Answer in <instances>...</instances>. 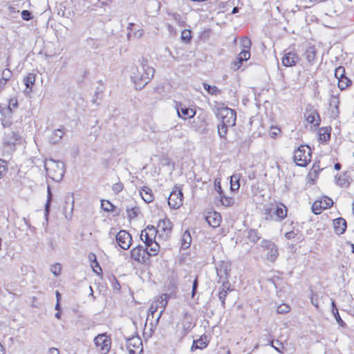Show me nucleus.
Wrapping results in <instances>:
<instances>
[{
	"mask_svg": "<svg viewBox=\"0 0 354 354\" xmlns=\"http://www.w3.org/2000/svg\"><path fill=\"white\" fill-rule=\"evenodd\" d=\"M155 69L149 65L147 58L142 57L137 64L133 66L130 71V77L136 89H142L153 78Z\"/></svg>",
	"mask_w": 354,
	"mask_h": 354,
	"instance_id": "nucleus-1",
	"label": "nucleus"
},
{
	"mask_svg": "<svg viewBox=\"0 0 354 354\" xmlns=\"http://www.w3.org/2000/svg\"><path fill=\"white\" fill-rule=\"evenodd\" d=\"M44 168L48 176L56 182H59L62 179L65 172L64 162L53 159L44 160Z\"/></svg>",
	"mask_w": 354,
	"mask_h": 354,
	"instance_id": "nucleus-2",
	"label": "nucleus"
},
{
	"mask_svg": "<svg viewBox=\"0 0 354 354\" xmlns=\"http://www.w3.org/2000/svg\"><path fill=\"white\" fill-rule=\"evenodd\" d=\"M215 269L218 277V283H221L224 287H228L231 263L227 261H219L215 263Z\"/></svg>",
	"mask_w": 354,
	"mask_h": 354,
	"instance_id": "nucleus-3",
	"label": "nucleus"
},
{
	"mask_svg": "<svg viewBox=\"0 0 354 354\" xmlns=\"http://www.w3.org/2000/svg\"><path fill=\"white\" fill-rule=\"evenodd\" d=\"M293 158L298 166H306L311 159L310 149L308 146H300L295 151Z\"/></svg>",
	"mask_w": 354,
	"mask_h": 354,
	"instance_id": "nucleus-4",
	"label": "nucleus"
},
{
	"mask_svg": "<svg viewBox=\"0 0 354 354\" xmlns=\"http://www.w3.org/2000/svg\"><path fill=\"white\" fill-rule=\"evenodd\" d=\"M217 115L221 118L223 125L233 127L236 124V113L232 109L220 108L218 109Z\"/></svg>",
	"mask_w": 354,
	"mask_h": 354,
	"instance_id": "nucleus-5",
	"label": "nucleus"
},
{
	"mask_svg": "<svg viewBox=\"0 0 354 354\" xmlns=\"http://www.w3.org/2000/svg\"><path fill=\"white\" fill-rule=\"evenodd\" d=\"M261 247L266 251V259L270 262H274L278 256V248L277 245L270 240H263Z\"/></svg>",
	"mask_w": 354,
	"mask_h": 354,
	"instance_id": "nucleus-6",
	"label": "nucleus"
},
{
	"mask_svg": "<svg viewBox=\"0 0 354 354\" xmlns=\"http://www.w3.org/2000/svg\"><path fill=\"white\" fill-rule=\"evenodd\" d=\"M167 295H162L160 297V299L156 301L155 303H153L149 310L148 313V317L151 315L153 317H154L155 314L158 311V308H159L160 305L162 308V309L158 313L157 317L156 319V322L158 323L159 322L160 318L161 317V315L165 310L166 306L167 304Z\"/></svg>",
	"mask_w": 354,
	"mask_h": 354,
	"instance_id": "nucleus-7",
	"label": "nucleus"
},
{
	"mask_svg": "<svg viewBox=\"0 0 354 354\" xmlns=\"http://www.w3.org/2000/svg\"><path fill=\"white\" fill-rule=\"evenodd\" d=\"M94 343L102 354H106L109 352L111 348V339L106 333L99 334L95 337Z\"/></svg>",
	"mask_w": 354,
	"mask_h": 354,
	"instance_id": "nucleus-8",
	"label": "nucleus"
},
{
	"mask_svg": "<svg viewBox=\"0 0 354 354\" xmlns=\"http://www.w3.org/2000/svg\"><path fill=\"white\" fill-rule=\"evenodd\" d=\"M183 194L178 187H175L168 197V204L173 209H178L183 205Z\"/></svg>",
	"mask_w": 354,
	"mask_h": 354,
	"instance_id": "nucleus-9",
	"label": "nucleus"
},
{
	"mask_svg": "<svg viewBox=\"0 0 354 354\" xmlns=\"http://www.w3.org/2000/svg\"><path fill=\"white\" fill-rule=\"evenodd\" d=\"M147 248L142 245H138L133 248L131 251V258L138 263H144L149 259Z\"/></svg>",
	"mask_w": 354,
	"mask_h": 354,
	"instance_id": "nucleus-10",
	"label": "nucleus"
},
{
	"mask_svg": "<svg viewBox=\"0 0 354 354\" xmlns=\"http://www.w3.org/2000/svg\"><path fill=\"white\" fill-rule=\"evenodd\" d=\"M116 241L123 250H128L132 244V237L126 230H120L116 234Z\"/></svg>",
	"mask_w": 354,
	"mask_h": 354,
	"instance_id": "nucleus-11",
	"label": "nucleus"
},
{
	"mask_svg": "<svg viewBox=\"0 0 354 354\" xmlns=\"http://www.w3.org/2000/svg\"><path fill=\"white\" fill-rule=\"evenodd\" d=\"M129 354H140L142 352V342L139 337H132L127 340Z\"/></svg>",
	"mask_w": 354,
	"mask_h": 354,
	"instance_id": "nucleus-12",
	"label": "nucleus"
},
{
	"mask_svg": "<svg viewBox=\"0 0 354 354\" xmlns=\"http://www.w3.org/2000/svg\"><path fill=\"white\" fill-rule=\"evenodd\" d=\"M173 225L170 220L167 218L161 219L158 223V232H162L160 236L167 239L169 237L171 232Z\"/></svg>",
	"mask_w": 354,
	"mask_h": 354,
	"instance_id": "nucleus-13",
	"label": "nucleus"
},
{
	"mask_svg": "<svg viewBox=\"0 0 354 354\" xmlns=\"http://www.w3.org/2000/svg\"><path fill=\"white\" fill-rule=\"evenodd\" d=\"M299 60V57L295 52L287 50L283 51L281 62L283 66L285 67H291L295 66Z\"/></svg>",
	"mask_w": 354,
	"mask_h": 354,
	"instance_id": "nucleus-14",
	"label": "nucleus"
},
{
	"mask_svg": "<svg viewBox=\"0 0 354 354\" xmlns=\"http://www.w3.org/2000/svg\"><path fill=\"white\" fill-rule=\"evenodd\" d=\"M157 233L158 231L154 226L148 225L141 232L140 239L145 244H149V242H151L153 239H156Z\"/></svg>",
	"mask_w": 354,
	"mask_h": 354,
	"instance_id": "nucleus-15",
	"label": "nucleus"
},
{
	"mask_svg": "<svg viewBox=\"0 0 354 354\" xmlns=\"http://www.w3.org/2000/svg\"><path fill=\"white\" fill-rule=\"evenodd\" d=\"M176 109L178 116L184 120L193 118L196 112L194 109L187 107L181 102L176 104Z\"/></svg>",
	"mask_w": 354,
	"mask_h": 354,
	"instance_id": "nucleus-16",
	"label": "nucleus"
},
{
	"mask_svg": "<svg viewBox=\"0 0 354 354\" xmlns=\"http://www.w3.org/2000/svg\"><path fill=\"white\" fill-rule=\"evenodd\" d=\"M306 121L313 124L315 127H318L319 124L320 119L319 115L315 110L307 111L305 113Z\"/></svg>",
	"mask_w": 354,
	"mask_h": 354,
	"instance_id": "nucleus-17",
	"label": "nucleus"
},
{
	"mask_svg": "<svg viewBox=\"0 0 354 354\" xmlns=\"http://www.w3.org/2000/svg\"><path fill=\"white\" fill-rule=\"evenodd\" d=\"M333 226L337 234H342L346 229V221L343 218H337L333 220Z\"/></svg>",
	"mask_w": 354,
	"mask_h": 354,
	"instance_id": "nucleus-18",
	"label": "nucleus"
},
{
	"mask_svg": "<svg viewBox=\"0 0 354 354\" xmlns=\"http://www.w3.org/2000/svg\"><path fill=\"white\" fill-rule=\"evenodd\" d=\"M272 207L274 216L277 217L279 221H281L287 216V208L283 204L272 205Z\"/></svg>",
	"mask_w": 354,
	"mask_h": 354,
	"instance_id": "nucleus-19",
	"label": "nucleus"
},
{
	"mask_svg": "<svg viewBox=\"0 0 354 354\" xmlns=\"http://www.w3.org/2000/svg\"><path fill=\"white\" fill-rule=\"evenodd\" d=\"M205 219L210 226L216 227L220 225L221 216L220 214L214 212L209 214Z\"/></svg>",
	"mask_w": 354,
	"mask_h": 354,
	"instance_id": "nucleus-20",
	"label": "nucleus"
},
{
	"mask_svg": "<svg viewBox=\"0 0 354 354\" xmlns=\"http://www.w3.org/2000/svg\"><path fill=\"white\" fill-rule=\"evenodd\" d=\"M140 194L144 201L147 203H149L153 201L154 197L152 190L149 187H142L140 190Z\"/></svg>",
	"mask_w": 354,
	"mask_h": 354,
	"instance_id": "nucleus-21",
	"label": "nucleus"
},
{
	"mask_svg": "<svg viewBox=\"0 0 354 354\" xmlns=\"http://www.w3.org/2000/svg\"><path fill=\"white\" fill-rule=\"evenodd\" d=\"M145 248H147V251H149L148 256H154L158 254L160 245L156 239H153L151 242H149V244H145Z\"/></svg>",
	"mask_w": 354,
	"mask_h": 354,
	"instance_id": "nucleus-22",
	"label": "nucleus"
},
{
	"mask_svg": "<svg viewBox=\"0 0 354 354\" xmlns=\"http://www.w3.org/2000/svg\"><path fill=\"white\" fill-rule=\"evenodd\" d=\"M64 133L62 129L55 130L49 137V142L52 144H56L62 138Z\"/></svg>",
	"mask_w": 354,
	"mask_h": 354,
	"instance_id": "nucleus-23",
	"label": "nucleus"
},
{
	"mask_svg": "<svg viewBox=\"0 0 354 354\" xmlns=\"http://www.w3.org/2000/svg\"><path fill=\"white\" fill-rule=\"evenodd\" d=\"M240 174H233L230 178V189L233 192L239 190L240 187Z\"/></svg>",
	"mask_w": 354,
	"mask_h": 354,
	"instance_id": "nucleus-24",
	"label": "nucleus"
},
{
	"mask_svg": "<svg viewBox=\"0 0 354 354\" xmlns=\"http://www.w3.org/2000/svg\"><path fill=\"white\" fill-rule=\"evenodd\" d=\"M331 306H332V313H333L334 317H335V320L337 321V324L341 327H343V328L346 327V325L345 322L341 319L339 312H338V309L336 307L335 303L334 301H332Z\"/></svg>",
	"mask_w": 354,
	"mask_h": 354,
	"instance_id": "nucleus-25",
	"label": "nucleus"
},
{
	"mask_svg": "<svg viewBox=\"0 0 354 354\" xmlns=\"http://www.w3.org/2000/svg\"><path fill=\"white\" fill-rule=\"evenodd\" d=\"M191 242H192L191 235H190L189 232L187 230H186L182 236L181 248L183 250L188 248L190 246Z\"/></svg>",
	"mask_w": 354,
	"mask_h": 354,
	"instance_id": "nucleus-26",
	"label": "nucleus"
},
{
	"mask_svg": "<svg viewBox=\"0 0 354 354\" xmlns=\"http://www.w3.org/2000/svg\"><path fill=\"white\" fill-rule=\"evenodd\" d=\"M230 283H228V287H224L222 286L218 292V299L221 302L223 307H225V301L227 295V292L230 290Z\"/></svg>",
	"mask_w": 354,
	"mask_h": 354,
	"instance_id": "nucleus-27",
	"label": "nucleus"
},
{
	"mask_svg": "<svg viewBox=\"0 0 354 354\" xmlns=\"http://www.w3.org/2000/svg\"><path fill=\"white\" fill-rule=\"evenodd\" d=\"M24 84L26 88L32 89V86L35 82V75L33 73H28L24 79Z\"/></svg>",
	"mask_w": 354,
	"mask_h": 354,
	"instance_id": "nucleus-28",
	"label": "nucleus"
},
{
	"mask_svg": "<svg viewBox=\"0 0 354 354\" xmlns=\"http://www.w3.org/2000/svg\"><path fill=\"white\" fill-rule=\"evenodd\" d=\"M261 236L259 234V232L257 230L250 229L248 232V239L250 241L253 243H256L259 239Z\"/></svg>",
	"mask_w": 354,
	"mask_h": 354,
	"instance_id": "nucleus-29",
	"label": "nucleus"
},
{
	"mask_svg": "<svg viewBox=\"0 0 354 354\" xmlns=\"http://www.w3.org/2000/svg\"><path fill=\"white\" fill-rule=\"evenodd\" d=\"M330 138V132L327 128H321L319 130V139L321 141L326 142Z\"/></svg>",
	"mask_w": 354,
	"mask_h": 354,
	"instance_id": "nucleus-30",
	"label": "nucleus"
},
{
	"mask_svg": "<svg viewBox=\"0 0 354 354\" xmlns=\"http://www.w3.org/2000/svg\"><path fill=\"white\" fill-rule=\"evenodd\" d=\"M203 88L207 93L212 95H217L221 94V91L215 86H210L207 83H203Z\"/></svg>",
	"mask_w": 354,
	"mask_h": 354,
	"instance_id": "nucleus-31",
	"label": "nucleus"
},
{
	"mask_svg": "<svg viewBox=\"0 0 354 354\" xmlns=\"http://www.w3.org/2000/svg\"><path fill=\"white\" fill-rule=\"evenodd\" d=\"M316 50L314 48H309L306 51V57L307 61L312 65L315 61Z\"/></svg>",
	"mask_w": 354,
	"mask_h": 354,
	"instance_id": "nucleus-32",
	"label": "nucleus"
},
{
	"mask_svg": "<svg viewBox=\"0 0 354 354\" xmlns=\"http://www.w3.org/2000/svg\"><path fill=\"white\" fill-rule=\"evenodd\" d=\"M272 205L264 207V218L266 221H272L274 216Z\"/></svg>",
	"mask_w": 354,
	"mask_h": 354,
	"instance_id": "nucleus-33",
	"label": "nucleus"
},
{
	"mask_svg": "<svg viewBox=\"0 0 354 354\" xmlns=\"http://www.w3.org/2000/svg\"><path fill=\"white\" fill-rule=\"evenodd\" d=\"M221 202L225 207H230L234 203V198L231 196H226L223 194L220 196Z\"/></svg>",
	"mask_w": 354,
	"mask_h": 354,
	"instance_id": "nucleus-34",
	"label": "nucleus"
},
{
	"mask_svg": "<svg viewBox=\"0 0 354 354\" xmlns=\"http://www.w3.org/2000/svg\"><path fill=\"white\" fill-rule=\"evenodd\" d=\"M47 192H48L47 201H46V203L45 205V216L46 218L48 217L49 212H50V203H51V201L53 198V195L50 192V189L49 186L48 187Z\"/></svg>",
	"mask_w": 354,
	"mask_h": 354,
	"instance_id": "nucleus-35",
	"label": "nucleus"
},
{
	"mask_svg": "<svg viewBox=\"0 0 354 354\" xmlns=\"http://www.w3.org/2000/svg\"><path fill=\"white\" fill-rule=\"evenodd\" d=\"M322 205V208H324V209L330 208L333 205V201L331 198L327 196H324L320 200H318Z\"/></svg>",
	"mask_w": 354,
	"mask_h": 354,
	"instance_id": "nucleus-36",
	"label": "nucleus"
},
{
	"mask_svg": "<svg viewBox=\"0 0 354 354\" xmlns=\"http://www.w3.org/2000/svg\"><path fill=\"white\" fill-rule=\"evenodd\" d=\"M351 84V81L346 76L338 80V87L341 90L346 88Z\"/></svg>",
	"mask_w": 354,
	"mask_h": 354,
	"instance_id": "nucleus-37",
	"label": "nucleus"
},
{
	"mask_svg": "<svg viewBox=\"0 0 354 354\" xmlns=\"http://www.w3.org/2000/svg\"><path fill=\"white\" fill-rule=\"evenodd\" d=\"M207 346V344L203 342L202 339H199L197 340H194L193 342V344L191 347V351H194L196 349H203Z\"/></svg>",
	"mask_w": 354,
	"mask_h": 354,
	"instance_id": "nucleus-38",
	"label": "nucleus"
},
{
	"mask_svg": "<svg viewBox=\"0 0 354 354\" xmlns=\"http://www.w3.org/2000/svg\"><path fill=\"white\" fill-rule=\"evenodd\" d=\"M101 207L104 211L110 212L113 211L115 206L109 201L102 200L101 201Z\"/></svg>",
	"mask_w": 354,
	"mask_h": 354,
	"instance_id": "nucleus-39",
	"label": "nucleus"
},
{
	"mask_svg": "<svg viewBox=\"0 0 354 354\" xmlns=\"http://www.w3.org/2000/svg\"><path fill=\"white\" fill-rule=\"evenodd\" d=\"M89 260L91 261V266L93 268V270L95 272L97 273V270L95 269V268H98L99 270L101 271V268L98 263V262L96 260V256L93 253H91L88 255Z\"/></svg>",
	"mask_w": 354,
	"mask_h": 354,
	"instance_id": "nucleus-40",
	"label": "nucleus"
},
{
	"mask_svg": "<svg viewBox=\"0 0 354 354\" xmlns=\"http://www.w3.org/2000/svg\"><path fill=\"white\" fill-rule=\"evenodd\" d=\"M127 216L130 219L134 218L138 216L139 213V207H133L131 208H127Z\"/></svg>",
	"mask_w": 354,
	"mask_h": 354,
	"instance_id": "nucleus-41",
	"label": "nucleus"
},
{
	"mask_svg": "<svg viewBox=\"0 0 354 354\" xmlns=\"http://www.w3.org/2000/svg\"><path fill=\"white\" fill-rule=\"evenodd\" d=\"M230 127V126L223 125V124L221 122V124H218V133L221 138L225 137L227 132V129Z\"/></svg>",
	"mask_w": 354,
	"mask_h": 354,
	"instance_id": "nucleus-42",
	"label": "nucleus"
},
{
	"mask_svg": "<svg viewBox=\"0 0 354 354\" xmlns=\"http://www.w3.org/2000/svg\"><path fill=\"white\" fill-rule=\"evenodd\" d=\"M323 209H324V208H322V205L318 200L314 202L312 206V210L315 214H319Z\"/></svg>",
	"mask_w": 354,
	"mask_h": 354,
	"instance_id": "nucleus-43",
	"label": "nucleus"
},
{
	"mask_svg": "<svg viewBox=\"0 0 354 354\" xmlns=\"http://www.w3.org/2000/svg\"><path fill=\"white\" fill-rule=\"evenodd\" d=\"M191 38H192V35H191V31L189 30L185 29L182 31L181 39L184 42H185V43L189 42L191 40Z\"/></svg>",
	"mask_w": 354,
	"mask_h": 354,
	"instance_id": "nucleus-44",
	"label": "nucleus"
},
{
	"mask_svg": "<svg viewBox=\"0 0 354 354\" xmlns=\"http://www.w3.org/2000/svg\"><path fill=\"white\" fill-rule=\"evenodd\" d=\"M241 45L243 47V49L250 50L252 43L248 37H245L241 39Z\"/></svg>",
	"mask_w": 354,
	"mask_h": 354,
	"instance_id": "nucleus-45",
	"label": "nucleus"
},
{
	"mask_svg": "<svg viewBox=\"0 0 354 354\" xmlns=\"http://www.w3.org/2000/svg\"><path fill=\"white\" fill-rule=\"evenodd\" d=\"M250 50L243 49L239 54L238 59L241 60L243 62V61L248 60L250 58Z\"/></svg>",
	"mask_w": 354,
	"mask_h": 354,
	"instance_id": "nucleus-46",
	"label": "nucleus"
},
{
	"mask_svg": "<svg viewBox=\"0 0 354 354\" xmlns=\"http://www.w3.org/2000/svg\"><path fill=\"white\" fill-rule=\"evenodd\" d=\"M17 107H18L17 99L15 97H12L11 99H10L8 106L7 108V111L11 113L12 109H16Z\"/></svg>",
	"mask_w": 354,
	"mask_h": 354,
	"instance_id": "nucleus-47",
	"label": "nucleus"
},
{
	"mask_svg": "<svg viewBox=\"0 0 354 354\" xmlns=\"http://www.w3.org/2000/svg\"><path fill=\"white\" fill-rule=\"evenodd\" d=\"M335 76L337 79L342 78L345 77V68L343 66H338L335 71Z\"/></svg>",
	"mask_w": 354,
	"mask_h": 354,
	"instance_id": "nucleus-48",
	"label": "nucleus"
},
{
	"mask_svg": "<svg viewBox=\"0 0 354 354\" xmlns=\"http://www.w3.org/2000/svg\"><path fill=\"white\" fill-rule=\"evenodd\" d=\"M290 309L289 306L286 304H281L277 307V311L278 313L284 314L288 313Z\"/></svg>",
	"mask_w": 354,
	"mask_h": 354,
	"instance_id": "nucleus-49",
	"label": "nucleus"
},
{
	"mask_svg": "<svg viewBox=\"0 0 354 354\" xmlns=\"http://www.w3.org/2000/svg\"><path fill=\"white\" fill-rule=\"evenodd\" d=\"M172 17H173L174 20L177 24H178L179 25H180L182 26H185V21L184 20V19L182 17V16L180 14L173 13Z\"/></svg>",
	"mask_w": 354,
	"mask_h": 354,
	"instance_id": "nucleus-50",
	"label": "nucleus"
},
{
	"mask_svg": "<svg viewBox=\"0 0 354 354\" xmlns=\"http://www.w3.org/2000/svg\"><path fill=\"white\" fill-rule=\"evenodd\" d=\"M62 270V266L59 263H55L50 268V271L55 276H58L60 274Z\"/></svg>",
	"mask_w": 354,
	"mask_h": 354,
	"instance_id": "nucleus-51",
	"label": "nucleus"
},
{
	"mask_svg": "<svg viewBox=\"0 0 354 354\" xmlns=\"http://www.w3.org/2000/svg\"><path fill=\"white\" fill-rule=\"evenodd\" d=\"M12 76V71L9 69V68H5L3 71H2V75H1V78L6 80V81H8Z\"/></svg>",
	"mask_w": 354,
	"mask_h": 354,
	"instance_id": "nucleus-52",
	"label": "nucleus"
},
{
	"mask_svg": "<svg viewBox=\"0 0 354 354\" xmlns=\"http://www.w3.org/2000/svg\"><path fill=\"white\" fill-rule=\"evenodd\" d=\"M214 187L215 190L219 194V195L223 194V192L221 185L220 179L216 178L214 180Z\"/></svg>",
	"mask_w": 354,
	"mask_h": 354,
	"instance_id": "nucleus-53",
	"label": "nucleus"
},
{
	"mask_svg": "<svg viewBox=\"0 0 354 354\" xmlns=\"http://www.w3.org/2000/svg\"><path fill=\"white\" fill-rule=\"evenodd\" d=\"M271 346L274 348L277 351L281 353L280 348H283V344L278 340L272 341L270 344Z\"/></svg>",
	"mask_w": 354,
	"mask_h": 354,
	"instance_id": "nucleus-54",
	"label": "nucleus"
},
{
	"mask_svg": "<svg viewBox=\"0 0 354 354\" xmlns=\"http://www.w3.org/2000/svg\"><path fill=\"white\" fill-rule=\"evenodd\" d=\"M123 189V185L122 183H117L113 185V190L115 193L120 192Z\"/></svg>",
	"mask_w": 354,
	"mask_h": 354,
	"instance_id": "nucleus-55",
	"label": "nucleus"
},
{
	"mask_svg": "<svg viewBox=\"0 0 354 354\" xmlns=\"http://www.w3.org/2000/svg\"><path fill=\"white\" fill-rule=\"evenodd\" d=\"M21 17L24 20L28 21L31 19V13L30 11L24 10L21 12Z\"/></svg>",
	"mask_w": 354,
	"mask_h": 354,
	"instance_id": "nucleus-56",
	"label": "nucleus"
},
{
	"mask_svg": "<svg viewBox=\"0 0 354 354\" xmlns=\"http://www.w3.org/2000/svg\"><path fill=\"white\" fill-rule=\"evenodd\" d=\"M241 64H242V62L241 60L238 59L237 61L233 62L231 64V68L234 71H236L241 67Z\"/></svg>",
	"mask_w": 354,
	"mask_h": 354,
	"instance_id": "nucleus-57",
	"label": "nucleus"
},
{
	"mask_svg": "<svg viewBox=\"0 0 354 354\" xmlns=\"http://www.w3.org/2000/svg\"><path fill=\"white\" fill-rule=\"evenodd\" d=\"M198 285V279H197V278H196L195 280L193 281V285H192V297H194V295L196 292Z\"/></svg>",
	"mask_w": 354,
	"mask_h": 354,
	"instance_id": "nucleus-58",
	"label": "nucleus"
},
{
	"mask_svg": "<svg viewBox=\"0 0 354 354\" xmlns=\"http://www.w3.org/2000/svg\"><path fill=\"white\" fill-rule=\"evenodd\" d=\"M0 171H2V173L6 174L7 171L6 167V162L3 160H0Z\"/></svg>",
	"mask_w": 354,
	"mask_h": 354,
	"instance_id": "nucleus-59",
	"label": "nucleus"
},
{
	"mask_svg": "<svg viewBox=\"0 0 354 354\" xmlns=\"http://www.w3.org/2000/svg\"><path fill=\"white\" fill-rule=\"evenodd\" d=\"M103 92V88L102 87H97L95 90L94 97H95V99H93L92 102L93 104L96 103V100L98 97V95L100 93H102Z\"/></svg>",
	"mask_w": 354,
	"mask_h": 354,
	"instance_id": "nucleus-60",
	"label": "nucleus"
},
{
	"mask_svg": "<svg viewBox=\"0 0 354 354\" xmlns=\"http://www.w3.org/2000/svg\"><path fill=\"white\" fill-rule=\"evenodd\" d=\"M296 235H297V233H295L294 231H290L285 234V236L287 239H293Z\"/></svg>",
	"mask_w": 354,
	"mask_h": 354,
	"instance_id": "nucleus-61",
	"label": "nucleus"
},
{
	"mask_svg": "<svg viewBox=\"0 0 354 354\" xmlns=\"http://www.w3.org/2000/svg\"><path fill=\"white\" fill-rule=\"evenodd\" d=\"M310 300H311L312 304L317 308L319 306V304H318V301H317V295H313L310 298Z\"/></svg>",
	"mask_w": 354,
	"mask_h": 354,
	"instance_id": "nucleus-62",
	"label": "nucleus"
},
{
	"mask_svg": "<svg viewBox=\"0 0 354 354\" xmlns=\"http://www.w3.org/2000/svg\"><path fill=\"white\" fill-rule=\"evenodd\" d=\"M280 132V129L279 128L274 127L272 128L271 131H270V135L271 137L274 138Z\"/></svg>",
	"mask_w": 354,
	"mask_h": 354,
	"instance_id": "nucleus-63",
	"label": "nucleus"
},
{
	"mask_svg": "<svg viewBox=\"0 0 354 354\" xmlns=\"http://www.w3.org/2000/svg\"><path fill=\"white\" fill-rule=\"evenodd\" d=\"M47 354H59L58 349L55 348H50Z\"/></svg>",
	"mask_w": 354,
	"mask_h": 354,
	"instance_id": "nucleus-64",
	"label": "nucleus"
}]
</instances>
